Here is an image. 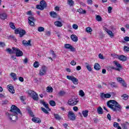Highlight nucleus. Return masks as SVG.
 Masks as SVG:
<instances>
[{"mask_svg": "<svg viewBox=\"0 0 129 129\" xmlns=\"http://www.w3.org/2000/svg\"><path fill=\"white\" fill-rule=\"evenodd\" d=\"M73 29H74V30H77V29H78V25L76 24H74L73 25Z\"/></svg>", "mask_w": 129, "mask_h": 129, "instance_id": "603ef678", "label": "nucleus"}, {"mask_svg": "<svg viewBox=\"0 0 129 129\" xmlns=\"http://www.w3.org/2000/svg\"><path fill=\"white\" fill-rule=\"evenodd\" d=\"M73 110L74 111H78V107L77 106H74L73 107Z\"/></svg>", "mask_w": 129, "mask_h": 129, "instance_id": "0e129e2a", "label": "nucleus"}, {"mask_svg": "<svg viewBox=\"0 0 129 129\" xmlns=\"http://www.w3.org/2000/svg\"><path fill=\"white\" fill-rule=\"evenodd\" d=\"M124 41L126 42H128L129 41V37L128 36H126L124 38Z\"/></svg>", "mask_w": 129, "mask_h": 129, "instance_id": "e2e57ef3", "label": "nucleus"}, {"mask_svg": "<svg viewBox=\"0 0 129 129\" xmlns=\"http://www.w3.org/2000/svg\"><path fill=\"white\" fill-rule=\"evenodd\" d=\"M40 103L44 105V106L46 108L49 109V107H48V104H46V102L41 100L40 101Z\"/></svg>", "mask_w": 129, "mask_h": 129, "instance_id": "473e14b6", "label": "nucleus"}, {"mask_svg": "<svg viewBox=\"0 0 129 129\" xmlns=\"http://www.w3.org/2000/svg\"><path fill=\"white\" fill-rule=\"evenodd\" d=\"M41 109L42 111H43L44 113H46V114H48V113H49V112H48L47 110L46 109H45V108L41 107Z\"/></svg>", "mask_w": 129, "mask_h": 129, "instance_id": "49530a36", "label": "nucleus"}, {"mask_svg": "<svg viewBox=\"0 0 129 129\" xmlns=\"http://www.w3.org/2000/svg\"><path fill=\"white\" fill-rule=\"evenodd\" d=\"M23 62H24V63L25 64H27V63H28V58H27V57H26V58L24 59Z\"/></svg>", "mask_w": 129, "mask_h": 129, "instance_id": "338daca9", "label": "nucleus"}, {"mask_svg": "<svg viewBox=\"0 0 129 129\" xmlns=\"http://www.w3.org/2000/svg\"><path fill=\"white\" fill-rule=\"evenodd\" d=\"M35 22H36V20L34 17H29L28 18V23L31 27H34L35 26Z\"/></svg>", "mask_w": 129, "mask_h": 129, "instance_id": "1a4fd4ad", "label": "nucleus"}, {"mask_svg": "<svg viewBox=\"0 0 129 129\" xmlns=\"http://www.w3.org/2000/svg\"><path fill=\"white\" fill-rule=\"evenodd\" d=\"M100 97L103 99H104V98H110L111 95L108 93L104 94V93H101L100 94Z\"/></svg>", "mask_w": 129, "mask_h": 129, "instance_id": "4468645a", "label": "nucleus"}, {"mask_svg": "<svg viewBox=\"0 0 129 129\" xmlns=\"http://www.w3.org/2000/svg\"><path fill=\"white\" fill-rule=\"evenodd\" d=\"M27 111H28V113L30 114V116L32 117L34 116V114L33 113V111H32V110H31V108H27L26 109Z\"/></svg>", "mask_w": 129, "mask_h": 129, "instance_id": "cd10ccee", "label": "nucleus"}, {"mask_svg": "<svg viewBox=\"0 0 129 129\" xmlns=\"http://www.w3.org/2000/svg\"><path fill=\"white\" fill-rule=\"evenodd\" d=\"M47 92H53V88L52 87H47Z\"/></svg>", "mask_w": 129, "mask_h": 129, "instance_id": "79ce46f5", "label": "nucleus"}, {"mask_svg": "<svg viewBox=\"0 0 129 129\" xmlns=\"http://www.w3.org/2000/svg\"><path fill=\"white\" fill-rule=\"evenodd\" d=\"M12 50H14L17 57H21L24 55L23 51L20 50L18 48L13 47Z\"/></svg>", "mask_w": 129, "mask_h": 129, "instance_id": "423d86ee", "label": "nucleus"}, {"mask_svg": "<svg viewBox=\"0 0 129 129\" xmlns=\"http://www.w3.org/2000/svg\"><path fill=\"white\" fill-rule=\"evenodd\" d=\"M40 5H38L36 6V9L37 10H40L41 11H43L44 9H46L47 8V3H46V1L44 0H42L40 2Z\"/></svg>", "mask_w": 129, "mask_h": 129, "instance_id": "f03ea898", "label": "nucleus"}, {"mask_svg": "<svg viewBox=\"0 0 129 129\" xmlns=\"http://www.w3.org/2000/svg\"><path fill=\"white\" fill-rule=\"evenodd\" d=\"M107 119H109V120H111V116H110V114H108L107 115Z\"/></svg>", "mask_w": 129, "mask_h": 129, "instance_id": "680f3d73", "label": "nucleus"}, {"mask_svg": "<svg viewBox=\"0 0 129 129\" xmlns=\"http://www.w3.org/2000/svg\"><path fill=\"white\" fill-rule=\"evenodd\" d=\"M0 46L1 47H5V46H6V43H5V42H2L0 41Z\"/></svg>", "mask_w": 129, "mask_h": 129, "instance_id": "13d9d810", "label": "nucleus"}, {"mask_svg": "<svg viewBox=\"0 0 129 129\" xmlns=\"http://www.w3.org/2000/svg\"><path fill=\"white\" fill-rule=\"evenodd\" d=\"M112 10V7H109L108 8V12L109 14H110L111 13Z\"/></svg>", "mask_w": 129, "mask_h": 129, "instance_id": "5fc2aeb1", "label": "nucleus"}, {"mask_svg": "<svg viewBox=\"0 0 129 129\" xmlns=\"http://www.w3.org/2000/svg\"><path fill=\"white\" fill-rule=\"evenodd\" d=\"M68 117L71 120H75L76 116L72 111H69L68 113Z\"/></svg>", "mask_w": 129, "mask_h": 129, "instance_id": "9d476101", "label": "nucleus"}, {"mask_svg": "<svg viewBox=\"0 0 129 129\" xmlns=\"http://www.w3.org/2000/svg\"><path fill=\"white\" fill-rule=\"evenodd\" d=\"M109 85H110L111 87L112 88L117 87L116 84L115 82H111L109 83Z\"/></svg>", "mask_w": 129, "mask_h": 129, "instance_id": "c9c22d12", "label": "nucleus"}, {"mask_svg": "<svg viewBox=\"0 0 129 129\" xmlns=\"http://www.w3.org/2000/svg\"><path fill=\"white\" fill-rule=\"evenodd\" d=\"M79 95H80V96H82V97H83V96L85 95V93H84V92L83 91V90H80L79 91Z\"/></svg>", "mask_w": 129, "mask_h": 129, "instance_id": "c03bdc74", "label": "nucleus"}, {"mask_svg": "<svg viewBox=\"0 0 129 129\" xmlns=\"http://www.w3.org/2000/svg\"><path fill=\"white\" fill-rule=\"evenodd\" d=\"M107 106L110 108L113 111L117 112V111H121L122 107L114 100H110L107 103Z\"/></svg>", "mask_w": 129, "mask_h": 129, "instance_id": "f257e3e1", "label": "nucleus"}, {"mask_svg": "<svg viewBox=\"0 0 129 129\" xmlns=\"http://www.w3.org/2000/svg\"><path fill=\"white\" fill-rule=\"evenodd\" d=\"M45 35L46 36H50L51 35V32H50V31H46L45 32Z\"/></svg>", "mask_w": 129, "mask_h": 129, "instance_id": "052dcab7", "label": "nucleus"}, {"mask_svg": "<svg viewBox=\"0 0 129 129\" xmlns=\"http://www.w3.org/2000/svg\"><path fill=\"white\" fill-rule=\"evenodd\" d=\"M78 12L82 15H84L86 14V11L83 10V9H79V10H78Z\"/></svg>", "mask_w": 129, "mask_h": 129, "instance_id": "c85d7f7f", "label": "nucleus"}, {"mask_svg": "<svg viewBox=\"0 0 129 129\" xmlns=\"http://www.w3.org/2000/svg\"><path fill=\"white\" fill-rule=\"evenodd\" d=\"M82 113L84 117H87L88 116V110L82 111Z\"/></svg>", "mask_w": 129, "mask_h": 129, "instance_id": "bb28decb", "label": "nucleus"}, {"mask_svg": "<svg viewBox=\"0 0 129 129\" xmlns=\"http://www.w3.org/2000/svg\"><path fill=\"white\" fill-rule=\"evenodd\" d=\"M124 51H126V52H129V47L126 46H124Z\"/></svg>", "mask_w": 129, "mask_h": 129, "instance_id": "864d4df0", "label": "nucleus"}, {"mask_svg": "<svg viewBox=\"0 0 129 129\" xmlns=\"http://www.w3.org/2000/svg\"><path fill=\"white\" fill-rule=\"evenodd\" d=\"M111 69H113L114 70H116V71H120V69L119 68H116L114 67H111Z\"/></svg>", "mask_w": 129, "mask_h": 129, "instance_id": "4d7b16f0", "label": "nucleus"}, {"mask_svg": "<svg viewBox=\"0 0 129 129\" xmlns=\"http://www.w3.org/2000/svg\"><path fill=\"white\" fill-rule=\"evenodd\" d=\"M121 97L124 100H127L128 99V95L126 94H124Z\"/></svg>", "mask_w": 129, "mask_h": 129, "instance_id": "f704fd0d", "label": "nucleus"}, {"mask_svg": "<svg viewBox=\"0 0 129 129\" xmlns=\"http://www.w3.org/2000/svg\"><path fill=\"white\" fill-rule=\"evenodd\" d=\"M28 94L32 96L33 100L37 101L39 100V97H38V94L37 93L33 91L30 90L28 91Z\"/></svg>", "mask_w": 129, "mask_h": 129, "instance_id": "39448f33", "label": "nucleus"}, {"mask_svg": "<svg viewBox=\"0 0 129 129\" xmlns=\"http://www.w3.org/2000/svg\"><path fill=\"white\" fill-rule=\"evenodd\" d=\"M118 59L120 60V61H123V62H124L125 61H126L127 58L126 56L121 55H118Z\"/></svg>", "mask_w": 129, "mask_h": 129, "instance_id": "f3484780", "label": "nucleus"}, {"mask_svg": "<svg viewBox=\"0 0 129 129\" xmlns=\"http://www.w3.org/2000/svg\"><path fill=\"white\" fill-rule=\"evenodd\" d=\"M32 121L34 122H36L37 123H41V119L38 117H33L32 119Z\"/></svg>", "mask_w": 129, "mask_h": 129, "instance_id": "6ab92c4d", "label": "nucleus"}, {"mask_svg": "<svg viewBox=\"0 0 129 129\" xmlns=\"http://www.w3.org/2000/svg\"><path fill=\"white\" fill-rule=\"evenodd\" d=\"M86 68H87V70H88V71H89L90 72H91V71H92V69H91V66H90V64H88L87 63V65L86 66Z\"/></svg>", "mask_w": 129, "mask_h": 129, "instance_id": "e433bc0d", "label": "nucleus"}, {"mask_svg": "<svg viewBox=\"0 0 129 129\" xmlns=\"http://www.w3.org/2000/svg\"><path fill=\"white\" fill-rule=\"evenodd\" d=\"M7 52L9 53V54H15V50L13 49V50L11 48H7Z\"/></svg>", "mask_w": 129, "mask_h": 129, "instance_id": "7c9ffc66", "label": "nucleus"}, {"mask_svg": "<svg viewBox=\"0 0 129 129\" xmlns=\"http://www.w3.org/2000/svg\"><path fill=\"white\" fill-rule=\"evenodd\" d=\"M114 63L115 65H116V67H117V68H118L119 69H121V68H122V67L121 66V65L116 61H114Z\"/></svg>", "mask_w": 129, "mask_h": 129, "instance_id": "2f4dec72", "label": "nucleus"}, {"mask_svg": "<svg viewBox=\"0 0 129 129\" xmlns=\"http://www.w3.org/2000/svg\"><path fill=\"white\" fill-rule=\"evenodd\" d=\"M67 78L69 80H71V81H72L74 84H75V85L78 84V79L74 77V76H67Z\"/></svg>", "mask_w": 129, "mask_h": 129, "instance_id": "0eeeda50", "label": "nucleus"}, {"mask_svg": "<svg viewBox=\"0 0 129 129\" xmlns=\"http://www.w3.org/2000/svg\"><path fill=\"white\" fill-rule=\"evenodd\" d=\"M64 48L66 49H68V50H71L72 52H75L76 51L75 48H74L73 46L71 45V44H66L64 45Z\"/></svg>", "mask_w": 129, "mask_h": 129, "instance_id": "9b49d317", "label": "nucleus"}, {"mask_svg": "<svg viewBox=\"0 0 129 129\" xmlns=\"http://www.w3.org/2000/svg\"><path fill=\"white\" fill-rule=\"evenodd\" d=\"M53 115L55 119H57V120H60L61 119V117L60 115H59V114L54 113L53 114Z\"/></svg>", "mask_w": 129, "mask_h": 129, "instance_id": "72a5a7b5", "label": "nucleus"}, {"mask_svg": "<svg viewBox=\"0 0 129 129\" xmlns=\"http://www.w3.org/2000/svg\"><path fill=\"white\" fill-rule=\"evenodd\" d=\"M22 44L25 46V47H28V46H32V44H31V40H28V42L26 40H23Z\"/></svg>", "mask_w": 129, "mask_h": 129, "instance_id": "2eb2a0df", "label": "nucleus"}, {"mask_svg": "<svg viewBox=\"0 0 129 129\" xmlns=\"http://www.w3.org/2000/svg\"><path fill=\"white\" fill-rule=\"evenodd\" d=\"M9 103V101L8 100H5L2 101V104H8Z\"/></svg>", "mask_w": 129, "mask_h": 129, "instance_id": "8fccbe9b", "label": "nucleus"}, {"mask_svg": "<svg viewBox=\"0 0 129 129\" xmlns=\"http://www.w3.org/2000/svg\"><path fill=\"white\" fill-rule=\"evenodd\" d=\"M97 112H98L99 114H103V109H102L101 106H99L97 109Z\"/></svg>", "mask_w": 129, "mask_h": 129, "instance_id": "4be33fe9", "label": "nucleus"}, {"mask_svg": "<svg viewBox=\"0 0 129 129\" xmlns=\"http://www.w3.org/2000/svg\"><path fill=\"white\" fill-rule=\"evenodd\" d=\"M105 30L107 33V34L110 35V37H113L114 35L112 33V31L109 30L107 28H105Z\"/></svg>", "mask_w": 129, "mask_h": 129, "instance_id": "393cba45", "label": "nucleus"}, {"mask_svg": "<svg viewBox=\"0 0 129 129\" xmlns=\"http://www.w3.org/2000/svg\"><path fill=\"white\" fill-rule=\"evenodd\" d=\"M71 65H72V66H75V65H76V61H75V60H72L71 62Z\"/></svg>", "mask_w": 129, "mask_h": 129, "instance_id": "6e6d98bb", "label": "nucleus"}, {"mask_svg": "<svg viewBox=\"0 0 129 129\" xmlns=\"http://www.w3.org/2000/svg\"><path fill=\"white\" fill-rule=\"evenodd\" d=\"M96 20L98 22H101V21H102V18H101V17L100 15H97L96 17Z\"/></svg>", "mask_w": 129, "mask_h": 129, "instance_id": "ea45409f", "label": "nucleus"}, {"mask_svg": "<svg viewBox=\"0 0 129 129\" xmlns=\"http://www.w3.org/2000/svg\"><path fill=\"white\" fill-rule=\"evenodd\" d=\"M8 18V15H7L6 13H1L0 14V19L2 20H6Z\"/></svg>", "mask_w": 129, "mask_h": 129, "instance_id": "aec40b11", "label": "nucleus"}, {"mask_svg": "<svg viewBox=\"0 0 129 129\" xmlns=\"http://www.w3.org/2000/svg\"><path fill=\"white\" fill-rule=\"evenodd\" d=\"M93 120H94L95 123H97V122H98V119H97L96 118H94L93 119Z\"/></svg>", "mask_w": 129, "mask_h": 129, "instance_id": "774afa93", "label": "nucleus"}, {"mask_svg": "<svg viewBox=\"0 0 129 129\" xmlns=\"http://www.w3.org/2000/svg\"><path fill=\"white\" fill-rule=\"evenodd\" d=\"M99 58L100 59H101V60H104V57H103V55L101 54V53H100L99 54Z\"/></svg>", "mask_w": 129, "mask_h": 129, "instance_id": "3c124183", "label": "nucleus"}, {"mask_svg": "<svg viewBox=\"0 0 129 129\" xmlns=\"http://www.w3.org/2000/svg\"><path fill=\"white\" fill-rule=\"evenodd\" d=\"M15 33L16 35H18V34H19L20 35L19 37L20 38H22V37L25 36V34H26V31L22 28H18L15 30Z\"/></svg>", "mask_w": 129, "mask_h": 129, "instance_id": "7ed1b4c3", "label": "nucleus"}, {"mask_svg": "<svg viewBox=\"0 0 129 129\" xmlns=\"http://www.w3.org/2000/svg\"><path fill=\"white\" fill-rule=\"evenodd\" d=\"M46 69H47V67H46L45 66H43L40 69L39 71V74L40 75H41V76H43V75H45V74H46Z\"/></svg>", "mask_w": 129, "mask_h": 129, "instance_id": "ddd939ff", "label": "nucleus"}, {"mask_svg": "<svg viewBox=\"0 0 129 129\" xmlns=\"http://www.w3.org/2000/svg\"><path fill=\"white\" fill-rule=\"evenodd\" d=\"M113 126H114V127H118V126H119V124H118V123L116 122H114L113 123Z\"/></svg>", "mask_w": 129, "mask_h": 129, "instance_id": "09e8293b", "label": "nucleus"}, {"mask_svg": "<svg viewBox=\"0 0 129 129\" xmlns=\"http://www.w3.org/2000/svg\"><path fill=\"white\" fill-rule=\"evenodd\" d=\"M10 76L12 78V79L14 80V81H16V80H18V78H17V74L15 73H12L10 74Z\"/></svg>", "mask_w": 129, "mask_h": 129, "instance_id": "b1692460", "label": "nucleus"}, {"mask_svg": "<svg viewBox=\"0 0 129 129\" xmlns=\"http://www.w3.org/2000/svg\"><path fill=\"white\" fill-rule=\"evenodd\" d=\"M86 31L87 32V33H91V32H92V29L90 27H87L86 29Z\"/></svg>", "mask_w": 129, "mask_h": 129, "instance_id": "de8ad7c7", "label": "nucleus"}, {"mask_svg": "<svg viewBox=\"0 0 129 129\" xmlns=\"http://www.w3.org/2000/svg\"><path fill=\"white\" fill-rule=\"evenodd\" d=\"M117 81L118 82L122 84V86H123V87H126V83H125L124 80L122 78L118 77L117 78Z\"/></svg>", "mask_w": 129, "mask_h": 129, "instance_id": "f8f14e48", "label": "nucleus"}, {"mask_svg": "<svg viewBox=\"0 0 129 129\" xmlns=\"http://www.w3.org/2000/svg\"><path fill=\"white\" fill-rule=\"evenodd\" d=\"M78 102L79 101L77 100L70 99L68 102V104L69 105L74 106V105H76Z\"/></svg>", "mask_w": 129, "mask_h": 129, "instance_id": "6e6552de", "label": "nucleus"}, {"mask_svg": "<svg viewBox=\"0 0 129 129\" xmlns=\"http://www.w3.org/2000/svg\"><path fill=\"white\" fill-rule=\"evenodd\" d=\"M55 11H57V12H59L60 11V7L58 6L55 7Z\"/></svg>", "mask_w": 129, "mask_h": 129, "instance_id": "69168bd1", "label": "nucleus"}, {"mask_svg": "<svg viewBox=\"0 0 129 129\" xmlns=\"http://www.w3.org/2000/svg\"><path fill=\"white\" fill-rule=\"evenodd\" d=\"M54 25L55 26H56V27H58L59 28H61V27H62V26H63V24H62V22L57 21H55L54 22Z\"/></svg>", "mask_w": 129, "mask_h": 129, "instance_id": "5701e85b", "label": "nucleus"}, {"mask_svg": "<svg viewBox=\"0 0 129 129\" xmlns=\"http://www.w3.org/2000/svg\"><path fill=\"white\" fill-rule=\"evenodd\" d=\"M49 15L50 16V17H51V18H57L58 15L57 14V13L54 11L53 12H50L49 13Z\"/></svg>", "mask_w": 129, "mask_h": 129, "instance_id": "412c9836", "label": "nucleus"}, {"mask_svg": "<svg viewBox=\"0 0 129 129\" xmlns=\"http://www.w3.org/2000/svg\"><path fill=\"white\" fill-rule=\"evenodd\" d=\"M49 104L51 106H55L56 105V102L54 100L49 101Z\"/></svg>", "mask_w": 129, "mask_h": 129, "instance_id": "58836bf2", "label": "nucleus"}, {"mask_svg": "<svg viewBox=\"0 0 129 129\" xmlns=\"http://www.w3.org/2000/svg\"><path fill=\"white\" fill-rule=\"evenodd\" d=\"M19 81H20L21 82H24V78L22 77H20L19 78Z\"/></svg>", "mask_w": 129, "mask_h": 129, "instance_id": "bf43d9fd", "label": "nucleus"}, {"mask_svg": "<svg viewBox=\"0 0 129 129\" xmlns=\"http://www.w3.org/2000/svg\"><path fill=\"white\" fill-rule=\"evenodd\" d=\"M71 39L73 41V42H78V37L75 34H72L71 36Z\"/></svg>", "mask_w": 129, "mask_h": 129, "instance_id": "a211bd4d", "label": "nucleus"}, {"mask_svg": "<svg viewBox=\"0 0 129 129\" xmlns=\"http://www.w3.org/2000/svg\"><path fill=\"white\" fill-rule=\"evenodd\" d=\"M94 68L95 69V70H100L101 68L100 65H99L98 63H95L94 66Z\"/></svg>", "mask_w": 129, "mask_h": 129, "instance_id": "a878e982", "label": "nucleus"}, {"mask_svg": "<svg viewBox=\"0 0 129 129\" xmlns=\"http://www.w3.org/2000/svg\"><path fill=\"white\" fill-rule=\"evenodd\" d=\"M38 32H44L45 31V28L43 27H39L37 29Z\"/></svg>", "mask_w": 129, "mask_h": 129, "instance_id": "a19ab883", "label": "nucleus"}, {"mask_svg": "<svg viewBox=\"0 0 129 129\" xmlns=\"http://www.w3.org/2000/svg\"><path fill=\"white\" fill-rule=\"evenodd\" d=\"M65 94H66V92L64 91H60L58 93V95L60 96H63V95H65Z\"/></svg>", "mask_w": 129, "mask_h": 129, "instance_id": "37998d69", "label": "nucleus"}, {"mask_svg": "<svg viewBox=\"0 0 129 129\" xmlns=\"http://www.w3.org/2000/svg\"><path fill=\"white\" fill-rule=\"evenodd\" d=\"M39 66L40 64H39V62L38 61H35L33 64V66L34 67H35V68H38V67H39Z\"/></svg>", "mask_w": 129, "mask_h": 129, "instance_id": "a18cd8bd", "label": "nucleus"}, {"mask_svg": "<svg viewBox=\"0 0 129 129\" xmlns=\"http://www.w3.org/2000/svg\"><path fill=\"white\" fill-rule=\"evenodd\" d=\"M8 87L9 91L12 94H14V93H15V89L14 88V86H12V85H11V86L9 85H8Z\"/></svg>", "mask_w": 129, "mask_h": 129, "instance_id": "dca6fc26", "label": "nucleus"}, {"mask_svg": "<svg viewBox=\"0 0 129 129\" xmlns=\"http://www.w3.org/2000/svg\"><path fill=\"white\" fill-rule=\"evenodd\" d=\"M10 111H11V112L14 113V114H18L19 113L22 115V112H21V110H20V109H19V108H18V107L15 105H13L11 106V109L10 110Z\"/></svg>", "mask_w": 129, "mask_h": 129, "instance_id": "20e7f679", "label": "nucleus"}, {"mask_svg": "<svg viewBox=\"0 0 129 129\" xmlns=\"http://www.w3.org/2000/svg\"><path fill=\"white\" fill-rule=\"evenodd\" d=\"M67 3H68V4L70 7H73L74 5V1H73V0H68Z\"/></svg>", "mask_w": 129, "mask_h": 129, "instance_id": "c756f323", "label": "nucleus"}, {"mask_svg": "<svg viewBox=\"0 0 129 129\" xmlns=\"http://www.w3.org/2000/svg\"><path fill=\"white\" fill-rule=\"evenodd\" d=\"M10 28L12 29L13 30H15L16 29V26H15V24L13 22H10L9 24Z\"/></svg>", "mask_w": 129, "mask_h": 129, "instance_id": "4c0bfd02", "label": "nucleus"}]
</instances>
